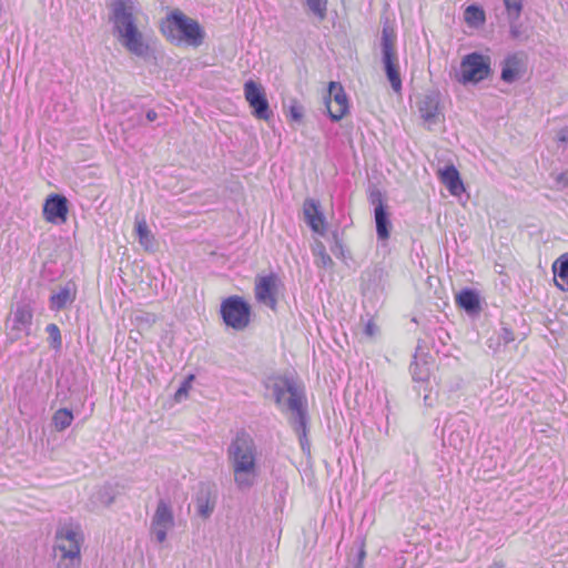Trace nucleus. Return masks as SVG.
<instances>
[{"instance_id": "nucleus-1", "label": "nucleus", "mask_w": 568, "mask_h": 568, "mask_svg": "<svg viewBox=\"0 0 568 568\" xmlns=\"http://www.w3.org/2000/svg\"><path fill=\"white\" fill-rule=\"evenodd\" d=\"M109 20L119 44L131 55L146 59L152 51L145 29L148 18L138 0H112Z\"/></svg>"}, {"instance_id": "nucleus-2", "label": "nucleus", "mask_w": 568, "mask_h": 568, "mask_svg": "<svg viewBox=\"0 0 568 568\" xmlns=\"http://www.w3.org/2000/svg\"><path fill=\"white\" fill-rule=\"evenodd\" d=\"M227 458L236 488L250 490L256 485L261 468L255 440L246 433H239L227 448Z\"/></svg>"}, {"instance_id": "nucleus-3", "label": "nucleus", "mask_w": 568, "mask_h": 568, "mask_svg": "<svg viewBox=\"0 0 568 568\" xmlns=\"http://www.w3.org/2000/svg\"><path fill=\"white\" fill-rule=\"evenodd\" d=\"M277 406L292 414L291 423L300 437L306 433L305 394L302 385L291 376L276 375L266 381Z\"/></svg>"}, {"instance_id": "nucleus-4", "label": "nucleus", "mask_w": 568, "mask_h": 568, "mask_svg": "<svg viewBox=\"0 0 568 568\" xmlns=\"http://www.w3.org/2000/svg\"><path fill=\"white\" fill-rule=\"evenodd\" d=\"M160 30L164 38L175 45L185 44L199 48L205 39V31L202 26L179 9L171 11L162 20Z\"/></svg>"}, {"instance_id": "nucleus-5", "label": "nucleus", "mask_w": 568, "mask_h": 568, "mask_svg": "<svg viewBox=\"0 0 568 568\" xmlns=\"http://www.w3.org/2000/svg\"><path fill=\"white\" fill-rule=\"evenodd\" d=\"M85 541L79 524L67 523L60 526L54 536V550L59 554V568H79L82 562L81 550Z\"/></svg>"}, {"instance_id": "nucleus-6", "label": "nucleus", "mask_w": 568, "mask_h": 568, "mask_svg": "<svg viewBox=\"0 0 568 568\" xmlns=\"http://www.w3.org/2000/svg\"><path fill=\"white\" fill-rule=\"evenodd\" d=\"M396 36L392 28L385 27L382 32V61L387 79L395 92L402 89V79L398 70V59L396 54Z\"/></svg>"}, {"instance_id": "nucleus-7", "label": "nucleus", "mask_w": 568, "mask_h": 568, "mask_svg": "<svg viewBox=\"0 0 568 568\" xmlns=\"http://www.w3.org/2000/svg\"><path fill=\"white\" fill-rule=\"evenodd\" d=\"M491 60L477 52L466 54L460 62L458 81L463 84H477L491 73Z\"/></svg>"}, {"instance_id": "nucleus-8", "label": "nucleus", "mask_w": 568, "mask_h": 568, "mask_svg": "<svg viewBox=\"0 0 568 568\" xmlns=\"http://www.w3.org/2000/svg\"><path fill=\"white\" fill-rule=\"evenodd\" d=\"M33 310L28 303H18L6 320V334L13 343L30 335Z\"/></svg>"}, {"instance_id": "nucleus-9", "label": "nucleus", "mask_w": 568, "mask_h": 568, "mask_svg": "<svg viewBox=\"0 0 568 568\" xmlns=\"http://www.w3.org/2000/svg\"><path fill=\"white\" fill-rule=\"evenodd\" d=\"M250 313V305L240 296H231L221 305L224 323L237 331H242L248 325Z\"/></svg>"}, {"instance_id": "nucleus-10", "label": "nucleus", "mask_w": 568, "mask_h": 568, "mask_svg": "<svg viewBox=\"0 0 568 568\" xmlns=\"http://www.w3.org/2000/svg\"><path fill=\"white\" fill-rule=\"evenodd\" d=\"M175 520L172 507L161 499L151 518L150 535L158 542L163 544L169 532L174 528Z\"/></svg>"}, {"instance_id": "nucleus-11", "label": "nucleus", "mask_w": 568, "mask_h": 568, "mask_svg": "<svg viewBox=\"0 0 568 568\" xmlns=\"http://www.w3.org/2000/svg\"><path fill=\"white\" fill-rule=\"evenodd\" d=\"M244 97L248 105L253 109V115L260 120H268L272 115L268 101L265 95L264 88L248 80L244 83Z\"/></svg>"}, {"instance_id": "nucleus-12", "label": "nucleus", "mask_w": 568, "mask_h": 568, "mask_svg": "<svg viewBox=\"0 0 568 568\" xmlns=\"http://www.w3.org/2000/svg\"><path fill=\"white\" fill-rule=\"evenodd\" d=\"M325 104L333 121H339L347 114L348 100L339 82H329Z\"/></svg>"}, {"instance_id": "nucleus-13", "label": "nucleus", "mask_w": 568, "mask_h": 568, "mask_svg": "<svg viewBox=\"0 0 568 568\" xmlns=\"http://www.w3.org/2000/svg\"><path fill=\"white\" fill-rule=\"evenodd\" d=\"M417 109L428 130H432L433 125L443 120L440 98L438 93L432 92L420 97L417 102Z\"/></svg>"}, {"instance_id": "nucleus-14", "label": "nucleus", "mask_w": 568, "mask_h": 568, "mask_svg": "<svg viewBox=\"0 0 568 568\" xmlns=\"http://www.w3.org/2000/svg\"><path fill=\"white\" fill-rule=\"evenodd\" d=\"M278 291V278L274 274L260 276L255 281L256 300L270 308H275Z\"/></svg>"}, {"instance_id": "nucleus-15", "label": "nucleus", "mask_w": 568, "mask_h": 568, "mask_svg": "<svg viewBox=\"0 0 568 568\" xmlns=\"http://www.w3.org/2000/svg\"><path fill=\"white\" fill-rule=\"evenodd\" d=\"M68 211V200L59 194H50L43 205V216L49 223H64Z\"/></svg>"}, {"instance_id": "nucleus-16", "label": "nucleus", "mask_w": 568, "mask_h": 568, "mask_svg": "<svg viewBox=\"0 0 568 568\" xmlns=\"http://www.w3.org/2000/svg\"><path fill=\"white\" fill-rule=\"evenodd\" d=\"M303 215L305 222L313 232L324 235L326 233V220L320 210V203L313 199H306L303 203Z\"/></svg>"}, {"instance_id": "nucleus-17", "label": "nucleus", "mask_w": 568, "mask_h": 568, "mask_svg": "<svg viewBox=\"0 0 568 568\" xmlns=\"http://www.w3.org/2000/svg\"><path fill=\"white\" fill-rule=\"evenodd\" d=\"M371 201L375 205L374 215L376 223L377 237L379 240H387L389 237L390 222L388 213L386 212L383 203L381 192L376 191L371 194Z\"/></svg>"}, {"instance_id": "nucleus-18", "label": "nucleus", "mask_w": 568, "mask_h": 568, "mask_svg": "<svg viewBox=\"0 0 568 568\" xmlns=\"http://www.w3.org/2000/svg\"><path fill=\"white\" fill-rule=\"evenodd\" d=\"M525 71V62L521 54H513L505 59L501 69V80L513 83L518 80Z\"/></svg>"}, {"instance_id": "nucleus-19", "label": "nucleus", "mask_w": 568, "mask_h": 568, "mask_svg": "<svg viewBox=\"0 0 568 568\" xmlns=\"http://www.w3.org/2000/svg\"><path fill=\"white\" fill-rule=\"evenodd\" d=\"M134 227L139 243L143 250L150 253L155 252L158 248V241L143 216L135 217Z\"/></svg>"}, {"instance_id": "nucleus-20", "label": "nucleus", "mask_w": 568, "mask_h": 568, "mask_svg": "<svg viewBox=\"0 0 568 568\" xmlns=\"http://www.w3.org/2000/svg\"><path fill=\"white\" fill-rule=\"evenodd\" d=\"M438 174L442 183L445 184L452 195L459 196L465 192L459 172L454 165H448L445 169L439 170Z\"/></svg>"}, {"instance_id": "nucleus-21", "label": "nucleus", "mask_w": 568, "mask_h": 568, "mask_svg": "<svg viewBox=\"0 0 568 568\" xmlns=\"http://www.w3.org/2000/svg\"><path fill=\"white\" fill-rule=\"evenodd\" d=\"M551 268L556 287L561 292H568V252L557 257Z\"/></svg>"}, {"instance_id": "nucleus-22", "label": "nucleus", "mask_w": 568, "mask_h": 568, "mask_svg": "<svg viewBox=\"0 0 568 568\" xmlns=\"http://www.w3.org/2000/svg\"><path fill=\"white\" fill-rule=\"evenodd\" d=\"M77 296V288L74 284H67L60 287L59 291L51 295L50 306L52 310L60 311L72 304Z\"/></svg>"}, {"instance_id": "nucleus-23", "label": "nucleus", "mask_w": 568, "mask_h": 568, "mask_svg": "<svg viewBox=\"0 0 568 568\" xmlns=\"http://www.w3.org/2000/svg\"><path fill=\"white\" fill-rule=\"evenodd\" d=\"M196 511L202 518H209L215 507V496L210 489L201 490L195 500Z\"/></svg>"}, {"instance_id": "nucleus-24", "label": "nucleus", "mask_w": 568, "mask_h": 568, "mask_svg": "<svg viewBox=\"0 0 568 568\" xmlns=\"http://www.w3.org/2000/svg\"><path fill=\"white\" fill-rule=\"evenodd\" d=\"M115 495L110 486H102L98 488L91 496V504L93 509L101 507H109L113 504Z\"/></svg>"}, {"instance_id": "nucleus-25", "label": "nucleus", "mask_w": 568, "mask_h": 568, "mask_svg": "<svg viewBox=\"0 0 568 568\" xmlns=\"http://www.w3.org/2000/svg\"><path fill=\"white\" fill-rule=\"evenodd\" d=\"M457 304L467 312H475L479 308L478 295L470 290L462 291L456 297Z\"/></svg>"}, {"instance_id": "nucleus-26", "label": "nucleus", "mask_w": 568, "mask_h": 568, "mask_svg": "<svg viewBox=\"0 0 568 568\" xmlns=\"http://www.w3.org/2000/svg\"><path fill=\"white\" fill-rule=\"evenodd\" d=\"M312 252L315 256V263L317 266L323 268H332L334 262L332 257L327 254L324 244L321 241H315L312 246Z\"/></svg>"}, {"instance_id": "nucleus-27", "label": "nucleus", "mask_w": 568, "mask_h": 568, "mask_svg": "<svg viewBox=\"0 0 568 568\" xmlns=\"http://www.w3.org/2000/svg\"><path fill=\"white\" fill-rule=\"evenodd\" d=\"M465 22L470 27H479L484 24L486 20L485 11L478 6L471 4L465 9L464 12Z\"/></svg>"}, {"instance_id": "nucleus-28", "label": "nucleus", "mask_w": 568, "mask_h": 568, "mask_svg": "<svg viewBox=\"0 0 568 568\" xmlns=\"http://www.w3.org/2000/svg\"><path fill=\"white\" fill-rule=\"evenodd\" d=\"M73 420V414L68 408H60L52 416V425L57 432L67 429Z\"/></svg>"}, {"instance_id": "nucleus-29", "label": "nucleus", "mask_w": 568, "mask_h": 568, "mask_svg": "<svg viewBox=\"0 0 568 568\" xmlns=\"http://www.w3.org/2000/svg\"><path fill=\"white\" fill-rule=\"evenodd\" d=\"M307 10L315 16L320 21H323L327 16L328 0H304Z\"/></svg>"}, {"instance_id": "nucleus-30", "label": "nucleus", "mask_w": 568, "mask_h": 568, "mask_svg": "<svg viewBox=\"0 0 568 568\" xmlns=\"http://www.w3.org/2000/svg\"><path fill=\"white\" fill-rule=\"evenodd\" d=\"M507 19L519 20L524 10V0H503Z\"/></svg>"}, {"instance_id": "nucleus-31", "label": "nucleus", "mask_w": 568, "mask_h": 568, "mask_svg": "<svg viewBox=\"0 0 568 568\" xmlns=\"http://www.w3.org/2000/svg\"><path fill=\"white\" fill-rule=\"evenodd\" d=\"M156 322V315L148 312H139L134 316V323L140 329H149Z\"/></svg>"}, {"instance_id": "nucleus-32", "label": "nucleus", "mask_w": 568, "mask_h": 568, "mask_svg": "<svg viewBox=\"0 0 568 568\" xmlns=\"http://www.w3.org/2000/svg\"><path fill=\"white\" fill-rule=\"evenodd\" d=\"M194 375L191 374L186 377V379L182 383V385L179 387V389L176 390L175 395H174V398L176 402H180L182 400L183 398H186L187 395H189V392L192 387V383L194 381Z\"/></svg>"}, {"instance_id": "nucleus-33", "label": "nucleus", "mask_w": 568, "mask_h": 568, "mask_svg": "<svg viewBox=\"0 0 568 568\" xmlns=\"http://www.w3.org/2000/svg\"><path fill=\"white\" fill-rule=\"evenodd\" d=\"M45 329L49 334L51 345L54 348H60L62 339L59 327L55 324H49Z\"/></svg>"}, {"instance_id": "nucleus-34", "label": "nucleus", "mask_w": 568, "mask_h": 568, "mask_svg": "<svg viewBox=\"0 0 568 568\" xmlns=\"http://www.w3.org/2000/svg\"><path fill=\"white\" fill-rule=\"evenodd\" d=\"M288 114L292 120L301 121L304 114L303 106L300 105L297 102H293L288 109Z\"/></svg>"}, {"instance_id": "nucleus-35", "label": "nucleus", "mask_w": 568, "mask_h": 568, "mask_svg": "<svg viewBox=\"0 0 568 568\" xmlns=\"http://www.w3.org/2000/svg\"><path fill=\"white\" fill-rule=\"evenodd\" d=\"M508 20V23H509V31H510V34L514 39H517L520 37V29H519V26H518V20H511V19H507Z\"/></svg>"}, {"instance_id": "nucleus-36", "label": "nucleus", "mask_w": 568, "mask_h": 568, "mask_svg": "<svg viewBox=\"0 0 568 568\" xmlns=\"http://www.w3.org/2000/svg\"><path fill=\"white\" fill-rule=\"evenodd\" d=\"M555 181H556L558 186L567 187L568 186V171L558 173L555 176Z\"/></svg>"}, {"instance_id": "nucleus-37", "label": "nucleus", "mask_w": 568, "mask_h": 568, "mask_svg": "<svg viewBox=\"0 0 568 568\" xmlns=\"http://www.w3.org/2000/svg\"><path fill=\"white\" fill-rule=\"evenodd\" d=\"M556 139L559 142L566 143L568 142V128H561L556 133Z\"/></svg>"}, {"instance_id": "nucleus-38", "label": "nucleus", "mask_w": 568, "mask_h": 568, "mask_svg": "<svg viewBox=\"0 0 568 568\" xmlns=\"http://www.w3.org/2000/svg\"><path fill=\"white\" fill-rule=\"evenodd\" d=\"M375 332H376V326L372 321H369L365 326V333L367 336L372 337L375 334Z\"/></svg>"}, {"instance_id": "nucleus-39", "label": "nucleus", "mask_w": 568, "mask_h": 568, "mask_svg": "<svg viewBox=\"0 0 568 568\" xmlns=\"http://www.w3.org/2000/svg\"><path fill=\"white\" fill-rule=\"evenodd\" d=\"M156 118H158V113H156L154 110H149V111L146 112V119H148L149 121H151V122H152V121H155V120H156Z\"/></svg>"}, {"instance_id": "nucleus-40", "label": "nucleus", "mask_w": 568, "mask_h": 568, "mask_svg": "<svg viewBox=\"0 0 568 568\" xmlns=\"http://www.w3.org/2000/svg\"><path fill=\"white\" fill-rule=\"evenodd\" d=\"M488 568H505V564L503 561H494Z\"/></svg>"}, {"instance_id": "nucleus-41", "label": "nucleus", "mask_w": 568, "mask_h": 568, "mask_svg": "<svg viewBox=\"0 0 568 568\" xmlns=\"http://www.w3.org/2000/svg\"><path fill=\"white\" fill-rule=\"evenodd\" d=\"M365 555H366L365 549L362 547V549L359 550V555H358L359 564H362L363 559L365 558Z\"/></svg>"}, {"instance_id": "nucleus-42", "label": "nucleus", "mask_w": 568, "mask_h": 568, "mask_svg": "<svg viewBox=\"0 0 568 568\" xmlns=\"http://www.w3.org/2000/svg\"><path fill=\"white\" fill-rule=\"evenodd\" d=\"M510 341H513V337H507L506 338V342H510Z\"/></svg>"}]
</instances>
